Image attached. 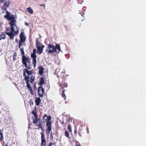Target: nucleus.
<instances>
[{"label": "nucleus", "instance_id": "f257e3e1", "mask_svg": "<svg viewBox=\"0 0 146 146\" xmlns=\"http://www.w3.org/2000/svg\"><path fill=\"white\" fill-rule=\"evenodd\" d=\"M6 15L5 16V17L7 20L11 21L9 23L11 29L9 27L7 28L5 33L9 36L10 39H12L14 38L15 35L18 34L19 28L15 24L16 21L15 19L14 15H11L10 13L8 11L6 12Z\"/></svg>", "mask_w": 146, "mask_h": 146}, {"label": "nucleus", "instance_id": "f03ea898", "mask_svg": "<svg viewBox=\"0 0 146 146\" xmlns=\"http://www.w3.org/2000/svg\"><path fill=\"white\" fill-rule=\"evenodd\" d=\"M47 45L46 52L48 54L56 52L58 53L61 51L60 46L58 44H56L55 46L50 44H48Z\"/></svg>", "mask_w": 146, "mask_h": 146}, {"label": "nucleus", "instance_id": "7ed1b4c3", "mask_svg": "<svg viewBox=\"0 0 146 146\" xmlns=\"http://www.w3.org/2000/svg\"><path fill=\"white\" fill-rule=\"evenodd\" d=\"M51 117L50 115H47L45 114L43 117V121L44 123L46 122V126L47 127L46 129L47 134H49L51 131L52 124L50 120Z\"/></svg>", "mask_w": 146, "mask_h": 146}, {"label": "nucleus", "instance_id": "20e7f679", "mask_svg": "<svg viewBox=\"0 0 146 146\" xmlns=\"http://www.w3.org/2000/svg\"><path fill=\"white\" fill-rule=\"evenodd\" d=\"M21 46H20V47L19 46V47L20 50V51L22 56V62L23 64L24 65L26 68H27L28 69L30 70L31 69L30 65H27V63L29 62V58L26 57L25 56L24 49L23 48H21Z\"/></svg>", "mask_w": 146, "mask_h": 146}, {"label": "nucleus", "instance_id": "39448f33", "mask_svg": "<svg viewBox=\"0 0 146 146\" xmlns=\"http://www.w3.org/2000/svg\"><path fill=\"white\" fill-rule=\"evenodd\" d=\"M19 37L20 40L19 43V46L20 47V46H22V43H24L25 41L26 37L23 31L22 32L20 35Z\"/></svg>", "mask_w": 146, "mask_h": 146}, {"label": "nucleus", "instance_id": "423d86ee", "mask_svg": "<svg viewBox=\"0 0 146 146\" xmlns=\"http://www.w3.org/2000/svg\"><path fill=\"white\" fill-rule=\"evenodd\" d=\"M0 2L1 3L4 2V5L2 7L3 8L6 10V8H8L9 7L11 4L10 0H0Z\"/></svg>", "mask_w": 146, "mask_h": 146}, {"label": "nucleus", "instance_id": "0eeeda50", "mask_svg": "<svg viewBox=\"0 0 146 146\" xmlns=\"http://www.w3.org/2000/svg\"><path fill=\"white\" fill-rule=\"evenodd\" d=\"M24 79L26 82V83L27 84V86L28 89H29V90L31 92V94L32 95L33 94V90L30 86V84L29 83V77L26 76L25 77Z\"/></svg>", "mask_w": 146, "mask_h": 146}, {"label": "nucleus", "instance_id": "6e6552de", "mask_svg": "<svg viewBox=\"0 0 146 146\" xmlns=\"http://www.w3.org/2000/svg\"><path fill=\"white\" fill-rule=\"evenodd\" d=\"M27 69H24L23 70V76L25 77L26 76L29 77V79L30 78V75H31L32 74V72L31 71H29L28 69L27 68Z\"/></svg>", "mask_w": 146, "mask_h": 146}, {"label": "nucleus", "instance_id": "1a4fd4ad", "mask_svg": "<svg viewBox=\"0 0 146 146\" xmlns=\"http://www.w3.org/2000/svg\"><path fill=\"white\" fill-rule=\"evenodd\" d=\"M38 92L40 97H42L44 92V90L42 86H39L38 88Z\"/></svg>", "mask_w": 146, "mask_h": 146}, {"label": "nucleus", "instance_id": "9d476101", "mask_svg": "<svg viewBox=\"0 0 146 146\" xmlns=\"http://www.w3.org/2000/svg\"><path fill=\"white\" fill-rule=\"evenodd\" d=\"M37 119V121L36 123H36L37 124V125H36V126H38V129H39L40 128L41 129H42V122L41 119L39 118H38L36 119Z\"/></svg>", "mask_w": 146, "mask_h": 146}, {"label": "nucleus", "instance_id": "9b49d317", "mask_svg": "<svg viewBox=\"0 0 146 146\" xmlns=\"http://www.w3.org/2000/svg\"><path fill=\"white\" fill-rule=\"evenodd\" d=\"M41 143L40 146H46V142L45 141V138L44 136L43 133H41Z\"/></svg>", "mask_w": 146, "mask_h": 146}, {"label": "nucleus", "instance_id": "f8f14e48", "mask_svg": "<svg viewBox=\"0 0 146 146\" xmlns=\"http://www.w3.org/2000/svg\"><path fill=\"white\" fill-rule=\"evenodd\" d=\"M31 57L33 58V64L34 68H35L36 66V58L37 57L36 55V54H31Z\"/></svg>", "mask_w": 146, "mask_h": 146}, {"label": "nucleus", "instance_id": "ddd939ff", "mask_svg": "<svg viewBox=\"0 0 146 146\" xmlns=\"http://www.w3.org/2000/svg\"><path fill=\"white\" fill-rule=\"evenodd\" d=\"M44 46L42 45L41 46H38L36 47L37 48V53L39 54H40L43 51V49Z\"/></svg>", "mask_w": 146, "mask_h": 146}, {"label": "nucleus", "instance_id": "4468645a", "mask_svg": "<svg viewBox=\"0 0 146 146\" xmlns=\"http://www.w3.org/2000/svg\"><path fill=\"white\" fill-rule=\"evenodd\" d=\"M57 76L58 77V78L59 79V80H60V79L62 78L63 80L65 77L64 76V73L63 72H61L60 73H58L57 74Z\"/></svg>", "mask_w": 146, "mask_h": 146}, {"label": "nucleus", "instance_id": "2eb2a0df", "mask_svg": "<svg viewBox=\"0 0 146 146\" xmlns=\"http://www.w3.org/2000/svg\"><path fill=\"white\" fill-rule=\"evenodd\" d=\"M32 113L34 115V117L33 119V123H36L37 121L36 119L38 118L37 114L35 110H33Z\"/></svg>", "mask_w": 146, "mask_h": 146}, {"label": "nucleus", "instance_id": "dca6fc26", "mask_svg": "<svg viewBox=\"0 0 146 146\" xmlns=\"http://www.w3.org/2000/svg\"><path fill=\"white\" fill-rule=\"evenodd\" d=\"M59 86L62 88L64 89V88L67 87L68 84L66 83H64L63 81L62 82H60L59 84Z\"/></svg>", "mask_w": 146, "mask_h": 146}, {"label": "nucleus", "instance_id": "f3484780", "mask_svg": "<svg viewBox=\"0 0 146 146\" xmlns=\"http://www.w3.org/2000/svg\"><path fill=\"white\" fill-rule=\"evenodd\" d=\"M39 73L40 75H42L44 73V69L41 65H40L38 67Z\"/></svg>", "mask_w": 146, "mask_h": 146}, {"label": "nucleus", "instance_id": "a211bd4d", "mask_svg": "<svg viewBox=\"0 0 146 146\" xmlns=\"http://www.w3.org/2000/svg\"><path fill=\"white\" fill-rule=\"evenodd\" d=\"M41 100L39 97H36L35 98V102L36 105L38 106L39 105Z\"/></svg>", "mask_w": 146, "mask_h": 146}, {"label": "nucleus", "instance_id": "6ab92c4d", "mask_svg": "<svg viewBox=\"0 0 146 146\" xmlns=\"http://www.w3.org/2000/svg\"><path fill=\"white\" fill-rule=\"evenodd\" d=\"M45 83V81L44 77H41L40 78V80L39 82V85L42 86Z\"/></svg>", "mask_w": 146, "mask_h": 146}, {"label": "nucleus", "instance_id": "aec40b11", "mask_svg": "<svg viewBox=\"0 0 146 146\" xmlns=\"http://www.w3.org/2000/svg\"><path fill=\"white\" fill-rule=\"evenodd\" d=\"M6 35L4 33H2L0 35V40L2 39H4L5 38Z\"/></svg>", "mask_w": 146, "mask_h": 146}, {"label": "nucleus", "instance_id": "412c9836", "mask_svg": "<svg viewBox=\"0 0 146 146\" xmlns=\"http://www.w3.org/2000/svg\"><path fill=\"white\" fill-rule=\"evenodd\" d=\"M27 10L30 14H32L33 13V10L31 7L27 8Z\"/></svg>", "mask_w": 146, "mask_h": 146}, {"label": "nucleus", "instance_id": "4be33fe9", "mask_svg": "<svg viewBox=\"0 0 146 146\" xmlns=\"http://www.w3.org/2000/svg\"><path fill=\"white\" fill-rule=\"evenodd\" d=\"M3 139V133L0 130V142L2 141Z\"/></svg>", "mask_w": 146, "mask_h": 146}, {"label": "nucleus", "instance_id": "5701e85b", "mask_svg": "<svg viewBox=\"0 0 146 146\" xmlns=\"http://www.w3.org/2000/svg\"><path fill=\"white\" fill-rule=\"evenodd\" d=\"M65 91V90H62V93L61 95L62 97L64 99V100H65L66 99V95H65L64 92Z\"/></svg>", "mask_w": 146, "mask_h": 146}, {"label": "nucleus", "instance_id": "b1692460", "mask_svg": "<svg viewBox=\"0 0 146 146\" xmlns=\"http://www.w3.org/2000/svg\"><path fill=\"white\" fill-rule=\"evenodd\" d=\"M64 135L66 137L68 138H70V135L69 132L67 130L65 131L64 133Z\"/></svg>", "mask_w": 146, "mask_h": 146}, {"label": "nucleus", "instance_id": "393cba45", "mask_svg": "<svg viewBox=\"0 0 146 146\" xmlns=\"http://www.w3.org/2000/svg\"><path fill=\"white\" fill-rule=\"evenodd\" d=\"M36 47H37L38 46H40V45H42L41 44H40V43L39 42H38V38H36Z\"/></svg>", "mask_w": 146, "mask_h": 146}, {"label": "nucleus", "instance_id": "a878e982", "mask_svg": "<svg viewBox=\"0 0 146 146\" xmlns=\"http://www.w3.org/2000/svg\"><path fill=\"white\" fill-rule=\"evenodd\" d=\"M56 142H50L49 144L48 145V146H56Z\"/></svg>", "mask_w": 146, "mask_h": 146}, {"label": "nucleus", "instance_id": "bb28decb", "mask_svg": "<svg viewBox=\"0 0 146 146\" xmlns=\"http://www.w3.org/2000/svg\"><path fill=\"white\" fill-rule=\"evenodd\" d=\"M35 77L33 76H31L30 78V82L31 83H33L34 81Z\"/></svg>", "mask_w": 146, "mask_h": 146}, {"label": "nucleus", "instance_id": "cd10ccee", "mask_svg": "<svg viewBox=\"0 0 146 146\" xmlns=\"http://www.w3.org/2000/svg\"><path fill=\"white\" fill-rule=\"evenodd\" d=\"M17 56V53L16 52H15L14 53L13 58V60L15 61L16 60V58Z\"/></svg>", "mask_w": 146, "mask_h": 146}, {"label": "nucleus", "instance_id": "c85d7f7f", "mask_svg": "<svg viewBox=\"0 0 146 146\" xmlns=\"http://www.w3.org/2000/svg\"><path fill=\"white\" fill-rule=\"evenodd\" d=\"M68 130L70 132L72 133V130L71 129V126L70 124H69L68 126Z\"/></svg>", "mask_w": 146, "mask_h": 146}, {"label": "nucleus", "instance_id": "c756f323", "mask_svg": "<svg viewBox=\"0 0 146 146\" xmlns=\"http://www.w3.org/2000/svg\"><path fill=\"white\" fill-rule=\"evenodd\" d=\"M29 103L30 106H33L34 103L32 99H30L29 100Z\"/></svg>", "mask_w": 146, "mask_h": 146}, {"label": "nucleus", "instance_id": "7c9ffc66", "mask_svg": "<svg viewBox=\"0 0 146 146\" xmlns=\"http://www.w3.org/2000/svg\"><path fill=\"white\" fill-rule=\"evenodd\" d=\"M81 129H79L78 131V134L79 136H81L82 135H81Z\"/></svg>", "mask_w": 146, "mask_h": 146}, {"label": "nucleus", "instance_id": "2f4dec72", "mask_svg": "<svg viewBox=\"0 0 146 146\" xmlns=\"http://www.w3.org/2000/svg\"><path fill=\"white\" fill-rule=\"evenodd\" d=\"M36 49H34L33 50V53L32 54H36Z\"/></svg>", "mask_w": 146, "mask_h": 146}, {"label": "nucleus", "instance_id": "473e14b6", "mask_svg": "<svg viewBox=\"0 0 146 146\" xmlns=\"http://www.w3.org/2000/svg\"><path fill=\"white\" fill-rule=\"evenodd\" d=\"M40 6H43L44 7V9L45 8V4H40L39 5Z\"/></svg>", "mask_w": 146, "mask_h": 146}, {"label": "nucleus", "instance_id": "72a5a7b5", "mask_svg": "<svg viewBox=\"0 0 146 146\" xmlns=\"http://www.w3.org/2000/svg\"><path fill=\"white\" fill-rule=\"evenodd\" d=\"M50 138L52 140V141H53V140L54 139V137H53V135H50Z\"/></svg>", "mask_w": 146, "mask_h": 146}, {"label": "nucleus", "instance_id": "f704fd0d", "mask_svg": "<svg viewBox=\"0 0 146 146\" xmlns=\"http://www.w3.org/2000/svg\"><path fill=\"white\" fill-rule=\"evenodd\" d=\"M84 12H82V13H81V15L82 16H83L84 17Z\"/></svg>", "mask_w": 146, "mask_h": 146}, {"label": "nucleus", "instance_id": "c9c22d12", "mask_svg": "<svg viewBox=\"0 0 146 146\" xmlns=\"http://www.w3.org/2000/svg\"><path fill=\"white\" fill-rule=\"evenodd\" d=\"M75 146H82V145L80 143H79L78 144H76Z\"/></svg>", "mask_w": 146, "mask_h": 146}, {"label": "nucleus", "instance_id": "e433bc0d", "mask_svg": "<svg viewBox=\"0 0 146 146\" xmlns=\"http://www.w3.org/2000/svg\"><path fill=\"white\" fill-rule=\"evenodd\" d=\"M74 133L75 134H76L77 133V130L76 129H74Z\"/></svg>", "mask_w": 146, "mask_h": 146}, {"label": "nucleus", "instance_id": "4c0bfd02", "mask_svg": "<svg viewBox=\"0 0 146 146\" xmlns=\"http://www.w3.org/2000/svg\"><path fill=\"white\" fill-rule=\"evenodd\" d=\"M25 25H26V26H29V25H28V24L26 22L25 23Z\"/></svg>", "mask_w": 146, "mask_h": 146}, {"label": "nucleus", "instance_id": "58836bf2", "mask_svg": "<svg viewBox=\"0 0 146 146\" xmlns=\"http://www.w3.org/2000/svg\"><path fill=\"white\" fill-rule=\"evenodd\" d=\"M68 120H69V122H71V121H72V119L71 118H70Z\"/></svg>", "mask_w": 146, "mask_h": 146}, {"label": "nucleus", "instance_id": "ea45409f", "mask_svg": "<svg viewBox=\"0 0 146 146\" xmlns=\"http://www.w3.org/2000/svg\"><path fill=\"white\" fill-rule=\"evenodd\" d=\"M75 143H76V144H78L79 143V142L78 141H75Z\"/></svg>", "mask_w": 146, "mask_h": 146}, {"label": "nucleus", "instance_id": "a19ab883", "mask_svg": "<svg viewBox=\"0 0 146 146\" xmlns=\"http://www.w3.org/2000/svg\"><path fill=\"white\" fill-rule=\"evenodd\" d=\"M50 135H54V133H53L52 132H51L50 133Z\"/></svg>", "mask_w": 146, "mask_h": 146}, {"label": "nucleus", "instance_id": "79ce46f5", "mask_svg": "<svg viewBox=\"0 0 146 146\" xmlns=\"http://www.w3.org/2000/svg\"><path fill=\"white\" fill-rule=\"evenodd\" d=\"M79 0H78L79 3H80V4H81V3H82V2H83V1H82L81 2H79Z\"/></svg>", "mask_w": 146, "mask_h": 146}]
</instances>
